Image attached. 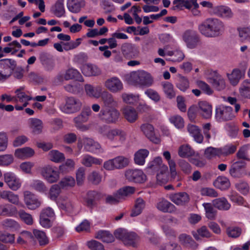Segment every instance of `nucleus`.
Returning <instances> with one entry per match:
<instances>
[{
    "label": "nucleus",
    "instance_id": "25",
    "mask_svg": "<svg viewBox=\"0 0 250 250\" xmlns=\"http://www.w3.org/2000/svg\"><path fill=\"white\" fill-rule=\"evenodd\" d=\"M187 129L190 136L196 143L198 144L203 143L204 136L198 126L189 124L188 125Z\"/></svg>",
    "mask_w": 250,
    "mask_h": 250
},
{
    "label": "nucleus",
    "instance_id": "21",
    "mask_svg": "<svg viewBox=\"0 0 250 250\" xmlns=\"http://www.w3.org/2000/svg\"><path fill=\"white\" fill-rule=\"evenodd\" d=\"M169 198L173 203L178 206H184L189 201V195L185 192L171 194L169 196Z\"/></svg>",
    "mask_w": 250,
    "mask_h": 250
},
{
    "label": "nucleus",
    "instance_id": "64",
    "mask_svg": "<svg viewBox=\"0 0 250 250\" xmlns=\"http://www.w3.org/2000/svg\"><path fill=\"white\" fill-rule=\"evenodd\" d=\"M239 91L241 95L245 98H249L248 93H250V81L245 80L241 84L239 88Z\"/></svg>",
    "mask_w": 250,
    "mask_h": 250
},
{
    "label": "nucleus",
    "instance_id": "53",
    "mask_svg": "<svg viewBox=\"0 0 250 250\" xmlns=\"http://www.w3.org/2000/svg\"><path fill=\"white\" fill-rule=\"evenodd\" d=\"M167 55L173 57L169 59H167V60L172 61L174 62H180L185 58V55L183 52L179 50H176L173 51H168Z\"/></svg>",
    "mask_w": 250,
    "mask_h": 250
},
{
    "label": "nucleus",
    "instance_id": "5",
    "mask_svg": "<svg viewBox=\"0 0 250 250\" xmlns=\"http://www.w3.org/2000/svg\"><path fill=\"white\" fill-rule=\"evenodd\" d=\"M17 65L15 60L10 59L0 60V82L7 80L12 74Z\"/></svg>",
    "mask_w": 250,
    "mask_h": 250
},
{
    "label": "nucleus",
    "instance_id": "9",
    "mask_svg": "<svg viewBox=\"0 0 250 250\" xmlns=\"http://www.w3.org/2000/svg\"><path fill=\"white\" fill-rule=\"evenodd\" d=\"M232 111L230 106L219 105L215 109V118L219 122L231 120L234 117Z\"/></svg>",
    "mask_w": 250,
    "mask_h": 250
},
{
    "label": "nucleus",
    "instance_id": "36",
    "mask_svg": "<svg viewBox=\"0 0 250 250\" xmlns=\"http://www.w3.org/2000/svg\"><path fill=\"white\" fill-rule=\"evenodd\" d=\"M244 161H239L234 163L229 169L230 174L233 177H240L242 175L241 169L245 167Z\"/></svg>",
    "mask_w": 250,
    "mask_h": 250
},
{
    "label": "nucleus",
    "instance_id": "22",
    "mask_svg": "<svg viewBox=\"0 0 250 250\" xmlns=\"http://www.w3.org/2000/svg\"><path fill=\"white\" fill-rule=\"evenodd\" d=\"M102 198L103 195L101 192L95 190L89 191L85 199V205L90 208H93L96 205V201L100 200Z\"/></svg>",
    "mask_w": 250,
    "mask_h": 250
},
{
    "label": "nucleus",
    "instance_id": "23",
    "mask_svg": "<svg viewBox=\"0 0 250 250\" xmlns=\"http://www.w3.org/2000/svg\"><path fill=\"white\" fill-rule=\"evenodd\" d=\"M58 205L60 209L67 213H72L75 209V205L72 201L65 196L60 199Z\"/></svg>",
    "mask_w": 250,
    "mask_h": 250
},
{
    "label": "nucleus",
    "instance_id": "46",
    "mask_svg": "<svg viewBox=\"0 0 250 250\" xmlns=\"http://www.w3.org/2000/svg\"><path fill=\"white\" fill-rule=\"evenodd\" d=\"M48 159L55 163H61L65 159L64 155L57 150H52L48 154Z\"/></svg>",
    "mask_w": 250,
    "mask_h": 250
},
{
    "label": "nucleus",
    "instance_id": "34",
    "mask_svg": "<svg viewBox=\"0 0 250 250\" xmlns=\"http://www.w3.org/2000/svg\"><path fill=\"white\" fill-rule=\"evenodd\" d=\"M103 160L101 159L95 158L88 154L83 156L81 163L86 167H91L93 165H101Z\"/></svg>",
    "mask_w": 250,
    "mask_h": 250
},
{
    "label": "nucleus",
    "instance_id": "62",
    "mask_svg": "<svg viewBox=\"0 0 250 250\" xmlns=\"http://www.w3.org/2000/svg\"><path fill=\"white\" fill-rule=\"evenodd\" d=\"M24 87L21 86L16 90L15 93L16 94V97L19 101L23 102L24 101H29L32 100V97L27 95L23 92Z\"/></svg>",
    "mask_w": 250,
    "mask_h": 250
},
{
    "label": "nucleus",
    "instance_id": "8",
    "mask_svg": "<svg viewBox=\"0 0 250 250\" xmlns=\"http://www.w3.org/2000/svg\"><path fill=\"white\" fill-rule=\"evenodd\" d=\"M82 105V103L78 99L70 97L66 99L65 104L62 107L61 110L67 114L73 113L79 111Z\"/></svg>",
    "mask_w": 250,
    "mask_h": 250
},
{
    "label": "nucleus",
    "instance_id": "41",
    "mask_svg": "<svg viewBox=\"0 0 250 250\" xmlns=\"http://www.w3.org/2000/svg\"><path fill=\"white\" fill-rule=\"evenodd\" d=\"M34 153L35 152L32 148L26 147L16 149L15 152V155L18 158L25 159L32 157Z\"/></svg>",
    "mask_w": 250,
    "mask_h": 250
},
{
    "label": "nucleus",
    "instance_id": "33",
    "mask_svg": "<svg viewBox=\"0 0 250 250\" xmlns=\"http://www.w3.org/2000/svg\"><path fill=\"white\" fill-rule=\"evenodd\" d=\"M123 113L125 119L129 123H134L138 119V112L135 108L126 106L123 109Z\"/></svg>",
    "mask_w": 250,
    "mask_h": 250
},
{
    "label": "nucleus",
    "instance_id": "11",
    "mask_svg": "<svg viewBox=\"0 0 250 250\" xmlns=\"http://www.w3.org/2000/svg\"><path fill=\"white\" fill-rule=\"evenodd\" d=\"M55 213L50 207L43 209L40 214V223L44 228H49L52 226V219L54 218Z\"/></svg>",
    "mask_w": 250,
    "mask_h": 250
},
{
    "label": "nucleus",
    "instance_id": "26",
    "mask_svg": "<svg viewBox=\"0 0 250 250\" xmlns=\"http://www.w3.org/2000/svg\"><path fill=\"white\" fill-rule=\"evenodd\" d=\"M156 207L159 210L165 213H172L176 209L173 204L164 198L160 199Z\"/></svg>",
    "mask_w": 250,
    "mask_h": 250
},
{
    "label": "nucleus",
    "instance_id": "19",
    "mask_svg": "<svg viewBox=\"0 0 250 250\" xmlns=\"http://www.w3.org/2000/svg\"><path fill=\"white\" fill-rule=\"evenodd\" d=\"M122 52L127 59H135L138 57L139 51L138 48L131 43H124L121 47Z\"/></svg>",
    "mask_w": 250,
    "mask_h": 250
},
{
    "label": "nucleus",
    "instance_id": "48",
    "mask_svg": "<svg viewBox=\"0 0 250 250\" xmlns=\"http://www.w3.org/2000/svg\"><path fill=\"white\" fill-rule=\"evenodd\" d=\"M65 80L75 79L80 82H83V79L80 73L76 69L70 68L68 69L64 75Z\"/></svg>",
    "mask_w": 250,
    "mask_h": 250
},
{
    "label": "nucleus",
    "instance_id": "58",
    "mask_svg": "<svg viewBox=\"0 0 250 250\" xmlns=\"http://www.w3.org/2000/svg\"><path fill=\"white\" fill-rule=\"evenodd\" d=\"M192 234L193 237L196 239L198 240L199 239V235L203 237L209 238L211 237V233L207 229L206 226H202L200 228L197 229V232L195 231H192Z\"/></svg>",
    "mask_w": 250,
    "mask_h": 250
},
{
    "label": "nucleus",
    "instance_id": "52",
    "mask_svg": "<svg viewBox=\"0 0 250 250\" xmlns=\"http://www.w3.org/2000/svg\"><path fill=\"white\" fill-rule=\"evenodd\" d=\"M30 187L36 191L40 193H45L47 191V188L43 182L40 180H34Z\"/></svg>",
    "mask_w": 250,
    "mask_h": 250
},
{
    "label": "nucleus",
    "instance_id": "57",
    "mask_svg": "<svg viewBox=\"0 0 250 250\" xmlns=\"http://www.w3.org/2000/svg\"><path fill=\"white\" fill-rule=\"evenodd\" d=\"M97 238L105 243H111L114 240L112 234L108 231H99L97 233Z\"/></svg>",
    "mask_w": 250,
    "mask_h": 250
},
{
    "label": "nucleus",
    "instance_id": "7",
    "mask_svg": "<svg viewBox=\"0 0 250 250\" xmlns=\"http://www.w3.org/2000/svg\"><path fill=\"white\" fill-rule=\"evenodd\" d=\"M129 163V159L123 156H118L104 162V168L107 170L120 169L126 167Z\"/></svg>",
    "mask_w": 250,
    "mask_h": 250
},
{
    "label": "nucleus",
    "instance_id": "32",
    "mask_svg": "<svg viewBox=\"0 0 250 250\" xmlns=\"http://www.w3.org/2000/svg\"><path fill=\"white\" fill-rule=\"evenodd\" d=\"M199 113L205 119H209L212 115V106L206 101L199 103Z\"/></svg>",
    "mask_w": 250,
    "mask_h": 250
},
{
    "label": "nucleus",
    "instance_id": "4",
    "mask_svg": "<svg viewBox=\"0 0 250 250\" xmlns=\"http://www.w3.org/2000/svg\"><path fill=\"white\" fill-rule=\"evenodd\" d=\"M120 113L117 109L102 108L98 114L101 121L106 124H115L119 120Z\"/></svg>",
    "mask_w": 250,
    "mask_h": 250
},
{
    "label": "nucleus",
    "instance_id": "10",
    "mask_svg": "<svg viewBox=\"0 0 250 250\" xmlns=\"http://www.w3.org/2000/svg\"><path fill=\"white\" fill-rule=\"evenodd\" d=\"M41 173L43 178L50 184L57 182L60 178L59 171L55 167L50 166L42 168Z\"/></svg>",
    "mask_w": 250,
    "mask_h": 250
},
{
    "label": "nucleus",
    "instance_id": "60",
    "mask_svg": "<svg viewBox=\"0 0 250 250\" xmlns=\"http://www.w3.org/2000/svg\"><path fill=\"white\" fill-rule=\"evenodd\" d=\"M226 233L229 237L236 238L241 234L242 229L238 227H229L226 229Z\"/></svg>",
    "mask_w": 250,
    "mask_h": 250
},
{
    "label": "nucleus",
    "instance_id": "1",
    "mask_svg": "<svg viewBox=\"0 0 250 250\" xmlns=\"http://www.w3.org/2000/svg\"><path fill=\"white\" fill-rule=\"evenodd\" d=\"M225 27L224 23L217 18H208L198 26L201 35L207 38H216L222 35Z\"/></svg>",
    "mask_w": 250,
    "mask_h": 250
},
{
    "label": "nucleus",
    "instance_id": "6",
    "mask_svg": "<svg viewBox=\"0 0 250 250\" xmlns=\"http://www.w3.org/2000/svg\"><path fill=\"white\" fill-rule=\"evenodd\" d=\"M182 39L187 47L189 49H194L201 43L200 35L194 30H185L182 33Z\"/></svg>",
    "mask_w": 250,
    "mask_h": 250
},
{
    "label": "nucleus",
    "instance_id": "27",
    "mask_svg": "<svg viewBox=\"0 0 250 250\" xmlns=\"http://www.w3.org/2000/svg\"><path fill=\"white\" fill-rule=\"evenodd\" d=\"M81 70L84 75L88 77L98 76L101 73L100 69L97 66L90 63L83 64Z\"/></svg>",
    "mask_w": 250,
    "mask_h": 250
},
{
    "label": "nucleus",
    "instance_id": "12",
    "mask_svg": "<svg viewBox=\"0 0 250 250\" xmlns=\"http://www.w3.org/2000/svg\"><path fill=\"white\" fill-rule=\"evenodd\" d=\"M84 149L88 152H94L96 150L99 149L101 147L100 145L95 142L92 138L83 137L79 138L78 142V147L81 149L83 146Z\"/></svg>",
    "mask_w": 250,
    "mask_h": 250
},
{
    "label": "nucleus",
    "instance_id": "55",
    "mask_svg": "<svg viewBox=\"0 0 250 250\" xmlns=\"http://www.w3.org/2000/svg\"><path fill=\"white\" fill-rule=\"evenodd\" d=\"M163 156L167 161L169 165L170 173L172 177L176 175V164L175 162L171 159V155L169 151H166L163 152Z\"/></svg>",
    "mask_w": 250,
    "mask_h": 250
},
{
    "label": "nucleus",
    "instance_id": "29",
    "mask_svg": "<svg viewBox=\"0 0 250 250\" xmlns=\"http://www.w3.org/2000/svg\"><path fill=\"white\" fill-rule=\"evenodd\" d=\"M84 89L87 95L96 99L101 97L103 92L101 86H93L89 84L85 85Z\"/></svg>",
    "mask_w": 250,
    "mask_h": 250
},
{
    "label": "nucleus",
    "instance_id": "43",
    "mask_svg": "<svg viewBox=\"0 0 250 250\" xmlns=\"http://www.w3.org/2000/svg\"><path fill=\"white\" fill-rule=\"evenodd\" d=\"M209 83L219 91L224 89L226 86L224 79L219 75H216L213 78H210Z\"/></svg>",
    "mask_w": 250,
    "mask_h": 250
},
{
    "label": "nucleus",
    "instance_id": "17",
    "mask_svg": "<svg viewBox=\"0 0 250 250\" xmlns=\"http://www.w3.org/2000/svg\"><path fill=\"white\" fill-rule=\"evenodd\" d=\"M149 172H160L167 173L168 167L166 165L163 164V161L161 157H157L150 162L147 167Z\"/></svg>",
    "mask_w": 250,
    "mask_h": 250
},
{
    "label": "nucleus",
    "instance_id": "13",
    "mask_svg": "<svg viewBox=\"0 0 250 250\" xmlns=\"http://www.w3.org/2000/svg\"><path fill=\"white\" fill-rule=\"evenodd\" d=\"M102 108L117 109L119 105L118 100L110 93L104 91L101 96Z\"/></svg>",
    "mask_w": 250,
    "mask_h": 250
},
{
    "label": "nucleus",
    "instance_id": "37",
    "mask_svg": "<svg viewBox=\"0 0 250 250\" xmlns=\"http://www.w3.org/2000/svg\"><path fill=\"white\" fill-rule=\"evenodd\" d=\"M135 191V188L132 186H124L117 190L122 202L133 194Z\"/></svg>",
    "mask_w": 250,
    "mask_h": 250
},
{
    "label": "nucleus",
    "instance_id": "31",
    "mask_svg": "<svg viewBox=\"0 0 250 250\" xmlns=\"http://www.w3.org/2000/svg\"><path fill=\"white\" fill-rule=\"evenodd\" d=\"M84 5V0H67V8L72 13H79Z\"/></svg>",
    "mask_w": 250,
    "mask_h": 250
},
{
    "label": "nucleus",
    "instance_id": "59",
    "mask_svg": "<svg viewBox=\"0 0 250 250\" xmlns=\"http://www.w3.org/2000/svg\"><path fill=\"white\" fill-rule=\"evenodd\" d=\"M204 156L208 159H212L216 156L220 157L219 148L212 146L208 147L205 150Z\"/></svg>",
    "mask_w": 250,
    "mask_h": 250
},
{
    "label": "nucleus",
    "instance_id": "45",
    "mask_svg": "<svg viewBox=\"0 0 250 250\" xmlns=\"http://www.w3.org/2000/svg\"><path fill=\"white\" fill-rule=\"evenodd\" d=\"M212 203L215 208L220 210H228L230 207V204L224 197L215 199L213 200Z\"/></svg>",
    "mask_w": 250,
    "mask_h": 250
},
{
    "label": "nucleus",
    "instance_id": "47",
    "mask_svg": "<svg viewBox=\"0 0 250 250\" xmlns=\"http://www.w3.org/2000/svg\"><path fill=\"white\" fill-rule=\"evenodd\" d=\"M92 111L89 107L83 109L81 113L74 118V123H83L86 122Z\"/></svg>",
    "mask_w": 250,
    "mask_h": 250
},
{
    "label": "nucleus",
    "instance_id": "18",
    "mask_svg": "<svg viewBox=\"0 0 250 250\" xmlns=\"http://www.w3.org/2000/svg\"><path fill=\"white\" fill-rule=\"evenodd\" d=\"M104 86L112 93L120 92L123 89L122 82L116 77H113L107 79L105 82Z\"/></svg>",
    "mask_w": 250,
    "mask_h": 250
},
{
    "label": "nucleus",
    "instance_id": "35",
    "mask_svg": "<svg viewBox=\"0 0 250 250\" xmlns=\"http://www.w3.org/2000/svg\"><path fill=\"white\" fill-rule=\"evenodd\" d=\"M28 122L29 127L33 134L41 133L43 128V124L41 120L37 118H30Z\"/></svg>",
    "mask_w": 250,
    "mask_h": 250
},
{
    "label": "nucleus",
    "instance_id": "40",
    "mask_svg": "<svg viewBox=\"0 0 250 250\" xmlns=\"http://www.w3.org/2000/svg\"><path fill=\"white\" fill-rule=\"evenodd\" d=\"M149 151L146 149H141L134 154V162L136 165L143 166L145 163V159L148 156Z\"/></svg>",
    "mask_w": 250,
    "mask_h": 250
},
{
    "label": "nucleus",
    "instance_id": "30",
    "mask_svg": "<svg viewBox=\"0 0 250 250\" xmlns=\"http://www.w3.org/2000/svg\"><path fill=\"white\" fill-rule=\"evenodd\" d=\"M246 66H244L242 70L238 68L234 69L231 73L228 76L230 83L233 85L237 84L240 80L244 75Z\"/></svg>",
    "mask_w": 250,
    "mask_h": 250
},
{
    "label": "nucleus",
    "instance_id": "49",
    "mask_svg": "<svg viewBox=\"0 0 250 250\" xmlns=\"http://www.w3.org/2000/svg\"><path fill=\"white\" fill-rule=\"evenodd\" d=\"M139 241V237L135 233L128 232L123 242L125 245L135 247L137 246Z\"/></svg>",
    "mask_w": 250,
    "mask_h": 250
},
{
    "label": "nucleus",
    "instance_id": "50",
    "mask_svg": "<svg viewBox=\"0 0 250 250\" xmlns=\"http://www.w3.org/2000/svg\"><path fill=\"white\" fill-rule=\"evenodd\" d=\"M205 211L206 216L210 220H214L216 216L217 211L214 208L212 205L209 203L203 204Z\"/></svg>",
    "mask_w": 250,
    "mask_h": 250
},
{
    "label": "nucleus",
    "instance_id": "54",
    "mask_svg": "<svg viewBox=\"0 0 250 250\" xmlns=\"http://www.w3.org/2000/svg\"><path fill=\"white\" fill-rule=\"evenodd\" d=\"M61 189L58 184L53 185L50 188L48 197L52 201H56L61 193Z\"/></svg>",
    "mask_w": 250,
    "mask_h": 250
},
{
    "label": "nucleus",
    "instance_id": "28",
    "mask_svg": "<svg viewBox=\"0 0 250 250\" xmlns=\"http://www.w3.org/2000/svg\"><path fill=\"white\" fill-rule=\"evenodd\" d=\"M146 205V201L141 197L137 198L131 209L130 216L136 217L141 214L145 209Z\"/></svg>",
    "mask_w": 250,
    "mask_h": 250
},
{
    "label": "nucleus",
    "instance_id": "56",
    "mask_svg": "<svg viewBox=\"0 0 250 250\" xmlns=\"http://www.w3.org/2000/svg\"><path fill=\"white\" fill-rule=\"evenodd\" d=\"M58 185H60L62 189L67 188L69 187H74L75 185V180L71 176H66L59 182Z\"/></svg>",
    "mask_w": 250,
    "mask_h": 250
},
{
    "label": "nucleus",
    "instance_id": "16",
    "mask_svg": "<svg viewBox=\"0 0 250 250\" xmlns=\"http://www.w3.org/2000/svg\"><path fill=\"white\" fill-rule=\"evenodd\" d=\"M24 201L30 209H35L41 205V201L33 193L28 190L23 192Z\"/></svg>",
    "mask_w": 250,
    "mask_h": 250
},
{
    "label": "nucleus",
    "instance_id": "15",
    "mask_svg": "<svg viewBox=\"0 0 250 250\" xmlns=\"http://www.w3.org/2000/svg\"><path fill=\"white\" fill-rule=\"evenodd\" d=\"M125 175L126 179L130 182L142 183L146 179V176L143 171L140 169H127L125 171Z\"/></svg>",
    "mask_w": 250,
    "mask_h": 250
},
{
    "label": "nucleus",
    "instance_id": "14",
    "mask_svg": "<svg viewBox=\"0 0 250 250\" xmlns=\"http://www.w3.org/2000/svg\"><path fill=\"white\" fill-rule=\"evenodd\" d=\"M4 180L9 188L17 191L20 188L21 182L20 179L12 172H7L3 174Z\"/></svg>",
    "mask_w": 250,
    "mask_h": 250
},
{
    "label": "nucleus",
    "instance_id": "20",
    "mask_svg": "<svg viewBox=\"0 0 250 250\" xmlns=\"http://www.w3.org/2000/svg\"><path fill=\"white\" fill-rule=\"evenodd\" d=\"M23 233L28 236L36 239L41 246H45L49 243V239L43 231L34 229L33 230V235L31 233L28 231Z\"/></svg>",
    "mask_w": 250,
    "mask_h": 250
},
{
    "label": "nucleus",
    "instance_id": "44",
    "mask_svg": "<svg viewBox=\"0 0 250 250\" xmlns=\"http://www.w3.org/2000/svg\"><path fill=\"white\" fill-rule=\"evenodd\" d=\"M214 186L222 190H226L230 186L229 179L224 176H219L213 182Z\"/></svg>",
    "mask_w": 250,
    "mask_h": 250
},
{
    "label": "nucleus",
    "instance_id": "42",
    "mask_svg": "<svg viewBox=\"0 0 250 250\" xmlns=\"http://www.w3.org/2000/svg\"><path fill=\"white\" fill-rule=\"evenodd\" d=\"M1 198L16 205L20 203L19 195L10 191L4 190L0 193Z\"/></svg>",
    "mask_w": 250,
    "mask_h": 250
},
{
    "label": "nucleus",
    "instance_id": "51",
    "mask_svg": "<svg viewBox=\"0 0 250 250\" xmlns=\"http://www.w3.org/2000/svg\"><path fill=\"white\" fill-rule=\"evenodd\" d=\"M194 154V150L188 145L180 146L178 149V155L182 158L191 156Z\"/></svg>",
    "mask_w": 250,
    "mask_h": 250
},
{
    "label": "nucleus",
    "instance_id": "3",
    "mask_svg": "<svg viewBox=\"0 0 250 250\" xmlns=\"http://www.w3.org/2000/svg\"><path fill=\"white\" fill-rule=\"evenodd\" d=\"M128 82L133 84L150 86L153 83V79L149 73L141 70L131 72L128 78Z\"/></svg>",
    "mask_w": 250,
    "mask_h": 250
},
{
    "label": "nucleus",
    "instance_id": "63",
    "mask_svg": "<svg viewBox=\"0 0 250 250\" xmlns=\"http://www.w3.org/2000/svg\"><path fill=\"white\" fill-rule=\"evenodd\" d=\"M163 90L168 98L172 99L175 96L173 85L168 82H166L163 84Z\"/></svg>",
    "mask_w": 250,
    "mask_h": 250
},
{
    "label": "nucleus",
    "instance_id": "24",
    "mask_svg": "<svg viewBox=\"0 0 250 250\" xmlns=\"http://www.w3.org/2000/svg\"><path fill=\"white\" fill-rule=\"evenodd\" d=\"M140 128L143 133L150 141L155 144L159 143L160 139L155 136L154 127L151 125L149 124H143Z\"/></svg>",
    "mask_w": 250,
    "mask_h": 250
},
{
    "label": "nucleus",
    "instance_id": "39",
    "mask_svg": "<svg viewBox=\"0 0 250 250\" xmlns=\"http://www.w3.org/2000/svg\"><path fill=\"white\" fill-rule=\"evenodd\" d=\"M179 241L181 244L186 247L195 249L197 247V245L192 237L186 234H181L179 236Z\"/></svg>",
    "mask_w": 250,
    "mask_h": 250
},
{
    "label": "nucleus",
    "instance_id": "38",
    "mask_svg": "<svg viewBox=\"0 0 250 250\" xmlns=\"http://www.w3.org/2000/svg\"><path fill=\"white\" fill-rule=\"evenodd\" d=\"M63 2L64 0H57L51 8V12L57 17L61 18L65 16V11Z\"/></svg>",
    "mask_w": 250,
    "mask_h": 250
},
{
    "label": "nucleus",
    "instance_id": "61",
    "mask_svg": "<svg viewBox=\"0 0 250 250\" xmlns=\"http://www.w3.org/2000/svg\"><path fill=\"white\" fill-rule=\"evenodd\" d=\"M122 202L117 191L114 192L112 195H107L105 199L106 204L111 205H117Z\"/></svg>",
    "mask_w": 250,
    "mask_h": 250
},
{
    "label": "nucleus",
    "instance_id": "2",
    "mask_svg": "<svg viewBox=\"0 0 250 250\" xmlns=\"http://www.w3.org/2000/svg\"><path fill=\"white\" fill-rule=\"evenodd\" d=\"M98 132L109 140L112 143L113 147L121 146L126 139V133L123 130L114 128L110 129L106 125L100 126L98 128Z\"/></svg>",
    "mask_w": 250,
    "mask_h": 250
}]
</instances>
